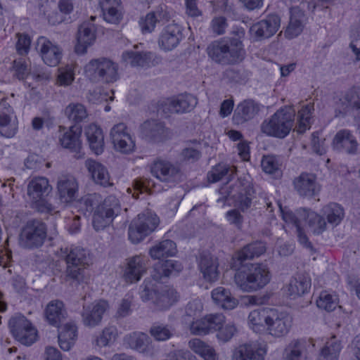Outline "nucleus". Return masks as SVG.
Here are the masks:
<instances>
[{"instance_id":"obj_1","label":"nucleus","mask_w":360,"mask_h":360,"mask_svg":"<svg viewBox=\"0 0 360 360\" xmlns=\"http://www.w3.org/2000/svg\"><path fill=\"white\" fill-rule=\"evenodd\" d=\"M219 192L224 195L226 198L232 199L235 206L238 207V210L232 209L228 211L226 219L231 224L240 230L244 219L239 210L243 212L248 210L252 205L255 194L251 183L245 179H238L233 184L221 187Z\"/></svg>"},{"instance_id":"obj_2","label":"nucleus","mask_w":360,"mask_h":360,"mask_svg":"<svg viewBox=\"0 0 360 360\" xmlns=\"http://www.w3.org/2000/svg\"><path fill=\"white\" fill-rule=\"evenodd\" d=\"M102 198L98 193H91L83 196L79 202V207L91 212L95 207L93 216V226L96 231L103 230L108 226L121 211L120 200L115 195H109L101 202Z\"/></svg>"},{"instance_id":"obj_3","label":"nucleus","mask_w":360,"mask_h":360,"mask_svg":"<svg viewBox=\"0 0 360 360\" xmlns=\"http://www.w3.org/2000/svg\"><path fill=\"white\" fill-rule=\"evenodd\" d=\"M295 117L293 108L288 106L281 108L262 122L260 131L267 136L283 139L292 130Z\"/></svg>"},{"instance_id":"obj_4","label":"nucleus","mask_w":360,"mask_h":360,"mask_svg":"<svg viewBox=\"0 0 360 360\" xmlns=\"http://www.w3.org/2000/svg\"><path fill=\"white\" fill-rule=\"evenodd\" d=\"M271 280L269 269L262 264H252L246 271L236 273L234 281L243 291H256L264 288Z\"/></svg>"},{"instance_id":"obj_5","label":"nucleus","mask_w":360,"mask_h":360,"mask_svg":"<svg viewBox=\"0 0 360 360\" xmlns=\"http://www.w3.org/2000/svg\"><path fill=\"white\" fill-rule=\"evenodd\" d=\"M52 190L48 179L36 177L30 180L27 186V194L31 207L40 212L56 213V207L46 200Z\"/></svg>"},{"instance_id":"obj_6","label":"nucleus","mask_w":360,"mask_h":360,"mask_svg":"<svg viewBox=\"0 0 360 360\" xmlns=\"http://www.w3.org/2000/svg\"><path fill=\"white\" fill-rule=\"evenodd\" d=\"M140 295L143 301L151 300L158 309L169 308L178 300L176 291L167 286L158 288L150 280L146 279L140 288Z\"/></svg>"},{"instance_id":"obj_7","label":"nucleus","mask_w":360,"mask_h":360,"mask_svg":"<svg viewBox=\"0 0 360 360\" xmlns=\"http://www.w3.org/2000/svg\"><path fill=\"white\" fill-rule=\"evenodd\" d=\"M89 262V255L84 249L79 247L71 248L65 256V281L77 285L82 283Z\"/></svg>"},{"instance_id":"obj_8","label":"nucleus","mask_w":360,"mask_h":360,"mask_svg":"<svg viewBox=\"0 0 360 360\" xmlns=\"http://www.w3.org/2000/svg\"><path fill=\"white\" fill-rule=\"evenodd\" d=\"M159 223L160 219L155 214L149 212L139 214L129 226V240L134 244L140 243L156 229Z\"/></svg>"},{"instance_id":"obj_9","label":"nucleus","mask_w":360,"mask_h":360,"mask_svg":"<svg viewBox=\"0 0 360 360\" xmlns=\"http://www.w3.org/2000/svg\"><path fill=\"white\" fill-rule=\"evenodd\" d=\"M85 72L105 83H112L119 79L117 64L106 58L91 60L85 66Z\"/></svg>"},{"instance_id":"obj_10","label":"nucleus","mask_w":360,"mask_h":360,"mask_svg":"<svg viewBox=\"0 0 360 360\" xmlns=\"http://www.w3.org/2000/svg\"><path fill=\"white\" fill-rule=\"evenodd\" d=\"M8 326L15 339L21 344L30 345L36 341L37 330L24 316L16 315L11 317Z\"/></svg>"},{"instance_id":"obj_11","label":"nucleus","mask_w":360,"mask_h":360,"mask_svg":"<svg viewBox=\"0 0 360 360\" xmlns=\"http://www.w3.org/2000/svg\"><path fill=\"white\" fill-rule=\"evenodd\" d=\"M46 237L45 224L39 220H31L22 229L20 243L25 248H38L42 245Z\"/></svg>"},{"instance_id":"obj_12","label":"nucleus","mask_w":360,"mask_h":360,"mask_svg":"<svg viewBox=\"0 0 360 360\" xmlns=\"http://www.w3.org/2000/svg\"><path fill=\"white\" fill-rule=\"evenodd\" d=\"M292 324V318L284 311H278L270 309L269 317L267 322L266 330L269 335L275 338H281L286 335Z\"/></svg>"},{"instance_id":"obj_13","label":"nucleus","mask_w":360,"mask_h":360,"mask_svg":"<svg viewBox=\"0 0 360 360\" xmlns=\"http://www.w3.org/2000/svg\"><path fill=\"white\" fill-rule=\"evenodd\" d=\"M110 138L115 148L123 153H130L135 149L134 137L127 126L120 122L115 124L110 130Z\"/></svg>"},{"instance_id":"obj_14","label":"nucleus","mask_w":360,"mask_h":360,"mask_svg":"<svg viewBox=\"0 0 360 360\" xmlns=\"http://www.w3.org/2000/svg\"><path fill=\"white\" fill-rule=\"evenodd\" d=\"M281 25V19L278 15L271 14L255 24L250 29V32L255 41H262L274 35Z\"/></svg>"},{"instance_id":"obj_15","label":"nucleus","mask_w":360,"mask_h":360,"mask_svg":"<svg viewBox=\"0 0 360 360\" xmlns=\"http://www.w3.org/2000/svg\"><path fill=\"white\" fill-rule=\"evenodd\" d=\"M78 182L77 179L70 174H64L58 176L56 184V193L63 205H68L73 202L78 193Z\"/></svg>"},{"instance_id":"obj_16","label":"nucleus","mask_w":360,"mask_h":360,"mask_svg":"<svg viewBox=\"0 0 360 360\" xmlns=\"http://www.w3.org/2000/svg\"><path fill=\"white\" fill-rule=\"evenodd\" d=\"M108 309L109 304L108 302L103 300L84 305L81 313L83 324L89 328H94L100 325L104 314Z\"/></svg>"},{"instance_id":"obj_17","label":"nucleus","mask_w":360,"mask_h":360,"mask_svg":"<svg viewBox=\"0 0 360 360\" xmlns=\"http://www.w3.org/2000/svg\"><path fill=\"white\" fill-rule=\"evenodd\" d=\"M151 173L161 181L175 184L180 178V169L178 166L166 160H158L151 167Z\"/></svg>"},{"instance_id":"obj_18","label":"nucleus","mask_w":360,"mask_h":360,"mask_svg":"<svg viewBox=\"0 0 360 360\" xmlns=\"http://www.w3.org/2000/svg\"><path fill=\"white\" fill-rule=\"evenodd\" d=\"M293 186L297 193L302 197L312 198L317 195L321 187L316 176L312 173L302 172L293 180Z\"/></svg>"},{"instance_id":"obj_19","label":"nucleus","mask_w":360,"mask_h":360,"mask_svg":"<svg viewBox=\"0 0 360 360\" xmlns=\"http://www.w3.org/2000/svg\"><path fill=\"white\" fill-rule=\"evenodd\" d=\"M36 49L41 59L49 66H56L60 61L62 51L59 46L44 37L38 38Z\"/></svg>"},{"instance_id":"obj_20","label":"nucleus","mask_w":360,"mask_h":360,"mask_svg":"<svg viewBox=\"0 0 360 360\" xmlns=\"http://www.w3.org/2000/svg\"><path fill=\"white\" fill-rule=\"evenodd\" d=\"M198 104L197 98L190 94L179 95L177 97L168 101L164 105L165 113H186L193 110Z\"/></svg>"},{"instance_id":"obj_21","label":"nucleus","mask_w":360,"mask_h":360,"mask_svg":"<svg viewBox=\"0 0 360 360\" xmlns=\"http://www.w3.org/2000/svg\"><path fill=\"white\" fill-rule=\"evenodd\" d=\"M13 115V109L8 102L7 98L0 99V134L6 138L13 137L17 130L11 118Z\"/></svg>"},{"instance_id":"obj_22","label":"nucleus","mask_w":360,"mask_h":360,"mask_svg":"<svg viewBox=\"0 0 360 360\" xmlns=\"http://www.w3.org/2000/svg\"><path fill=\"white\" fill-rule=\"evenodd\" d=\"M337 105L343 113H352L360 119V88L349 89L340 98Z\"/></svg>"},{"instance_id":"obj_23","label":"nucleus","mask_w":360,"mask_h":360,"mask_svg":"<svg viewBox=\"0 0 360 360\" xmlns=\"http://www.w3.org/2000/svg\"><path fill=\"white\" fill-rule=\"evenodd\" d=\"M183 38L181 27L175 23L167 25L161 32L158 44L165 51H171L176 48Z\"/></svg>"},{"instance_id":"obj_24","label":"nucleus","mask_w":360,"mask_h":360,"mask_svg":"<svg viewBox=\"0 0 360 360\" xmlns=\"http://www.w3.org/2000/svg\"><path fill=\"white\" fill-rule=\"evenodd\" d=\"M142 134L149 141L159 143L170 136L169 129L165 124L157 120H148L142 124Z\"/></svg>"},{"instance_id":"obj_25","label":"nucleus","mask_w":360,"mask_h":360,"mask_svg":"<svg viewBox=\"0 0 360 360\" xmlns=\"http://www.w3.org/2000/svg\"><path fill=\"white\" fill-rule=\"evenodd\" d=\"M122 60L133 67L149 68L158 65L160 59L151 52L127 51L122 53Z\"/></svg>"},{"instance_id":"obj_26","label":"nucleus","mask_w":360,"mask_h":360,"mask_svg":"<svg viewBox=\"0 0 360 360\" xmlns=\"http://www.w3.org/2000/svg\"><path fill=\"white\" fill-rule=\"evenodd\" d=\"M147 259L142 255L134 256L127 260L124 271L125 280L129 283L139 281L146 272Z\"/></svg>"},{"instance_id":"obj_27","label":"nucleus","mask_w":360,"mask_h":360,"mask_svg":"<svg viewBox=\"0 0 360 360\" xmlns=\"http://www.w3.org/2000/svg\"><path fill=\"white\" fill-rule=\"evenodd\" d=\"M333 145L335 150L349 155L356 154L359 146L355 137L347 129H342L335 134Z\"/></svg>"},{"instance_id":"obj_28","label":"nucleus","mask_w":360,"mask_h":360,"mask_svg":"<svg viewBox=\"0 0 360 360\" xmlns=\"http://www.w3.org/2000/svg\"><path fill=\"white\" fill-rule=\"evenodd\" d=\"M265 349L257 342L243 344L237 347L233 354V360H264Z\"/></svg>"},{"instance_id":"obj_29","label":"nucleus","mask_w":360,"mask_h":360,"mask_svg":"<svg viewBox=\"0 0 360 360\" xmlns=\"http://www.w3.org/2000/svg\"><path fill=\"white\" fill-rule=\"evenodd\" d=\"M77 44L75 46V51L82 54L86 52L88 46H91L96 39V28L93 23L83 22L78 29Z\"/></svg>"},{"instance_id":"obj_30","label":"nucleus","mask_w":360,"mask_h":360,"mask_svg":"<svg viewBox=\"0 0 360 360\" xmlns=\"http://www.w3.org/2000/svg\"><path fill=\"white\" fill-rule=\"evenodd\" d=\"M307 18L304 12L298 7L290 9L289 23L285 30L284 35L288 39H293L299 36L303 31Z\"/></svg>"},{"instance_id":"obj_31","label":"nucleus","mask_w":360,"mask_h":360,"mask_svg":"<svg viewBox=\"0 0 360 360\" xmlns=\"http://www.w3.org/2000/svg\"><path fill=\"white\" fill-rule=\"evenodd\" d=\"M259 110L258 103L252 100H245L237 105L233 116V122L242 124L254 118Z\"/></svg>"},{"instance_id":"obj_32","label":"nucleus","mask_w":360,"mask_h":360,"mask_svg":"<svg viewBox=\"0 0 360 360\" xmlns=\"http://www.w3.org/2000/svg\"><path fill=\"white\" fill-rule=\"evenodd\" d=\"M85 167L96 184L104 187L112 186L108 171L103 165L93 159H87Z\"/></svg>"},{"instance_id":"obj_33","label":"nucleus","mask_w":360,"mask_h":360,"mask_svg":"<svg viewBox=\"0 0 360 360\" xmlns=\"http://www.w3.org/2000/svg\"><path fill=\"white\" fill-rule=\"evenodd\" d=\"M219 263L217 259L209 253H202L199 259L198 266L203 278L209 282L218 279Z\"/></svg>"},{"instance_id":"obj_34","label":"nucleus","mask_w":360,"mask_h":360,"mask_svg":"<svg viewBox=\"0 0 360 360\" xmlns=\"http://www.w3.org/2000/svg\"><path fill=\"white\" fill-rule=\"evenodd\" d=\"M85 135L91 150L96 155L104 149V136L102 129L95 124H90L85 129Z\"/></svg>"},{"instance_id":"obj_35","label":"nucleus","mask_w":360,"mask_h":360,"mask_svg":"<svg viewBox=\"0 0 360 360\" xmlns=\"http://www.w3.org/2000/svg\"><path fill=\"white\" fill-rule=\"evenodd\" d=\"M46 318L49 323L56 327H58L67 315L64 308V304L60 300L50 302L45 310Z\"/></svg>"},{"instance_id":"obj_36","label":"nucleus","mask_w":360,"mask_h":360,"mask_svg":"<svg viewBox=\"0 0 360 360\" xmlns=\"http://www.w3.org/2000/svg\"><path fill=\"white\" fill-rule=\"evenodd\" d=\"M310 287V278L304 275H298L290 279L286 285V291L288 296L294 299L307 292Z\"/></svg>"},{"instance_id":"obj_37","label":"nucleus","mask_w":360,"mask_h":360,"mask_svg":"<svg viewBox=\"0 0 360 360\" xmlns=\"http://www.w3.org/2000/svg\"><path fill=\"white\" fill-rule=\"evenodd\" d=\"M212 298L215 304L221 308L231 310L237 307L238 300L231 295L230 291L224 287H218L212 291Z\"/></svg>"},{"instance_id":"obj_38","label":"nucleus","mask_w":360,"mask_h":360,"mask_svg":"<svg viewBox=\"0 0 360 360\" xmlns=\"http://www.w3.org/2000/svg\"><path fill=\"white\" fill-rule=\"evenodd\" d=\"M77 337V327L73 323H67L61 328L58 334V342L64 351H69L75 345Z\"/></svg>"},{"instance_id":"obj_39","label":"nucleus","mask_w":360,"mask_h":360,"mask_svg":"<svg viewBox=\"0 0 360 360\" xmlns=\"http://www.w3.org/2000/svg\"><path fill=\"white\" fill-rule=\"evenodd\" d=\"M128 345L141 353H148L151 349L150 338L148 335L140 332H134L125 338Z\"/></svg>"},{"instance_id":"obj_40","label":"nucleus","mask_w":360,"mask_h":360,"mask_svg":"<svg viewBox=\"0 0 360 360\" xmlns=\"http://www.w3.org/2000/svg\"><path fill=\"white\" fill-rule=\"evenodd\" d=\"M270 309L252 311L248 317L249 327L256 333L264 330L267 326Z\"/></svg>"},{"instance_id":"obj_41","label":"nucleus","mask_w":360,"mask_h":360,"mask_svg":"<svg viewBox=\"0 0 360 360\" xmlns=\"http://www.w3.org/2000/svg\"><path fill=\"white\" fill-rule=\"evenodd\" d=\"M176 243L169 239L162 240L150 248L149 255L153 259L172 257L176 253Z\"/></svg>"},{"instance_id":"obj_42","label":"nucleus","mask_w":360,"mask_h":360,"mask_svg":"<svg viewBox=\"0 0 360 360\" xmlns=\"http://www.w3.org/2000/svg\"><path fill=\"white\" fill-rule=\"evenodd\" d=\"M226 41L227 48V50H226V65L241 62L245 55L242 42L236 38L226 40Z\"/></svg>"},{"instance_id":"obj_43","label":"nucleus","mask_w":360,"mask_h":360,"mask_svg":"<svg viewBox=\"0 0 360 360\" xmlns=\"http://www.w3.org/2000/svg\"><path fill=\"white\" fill-rule=\"evenodd\" d=\"M284 360H307L306 342L302 340L292 341L285 350Z\"/></svg>"},{"instance_id":"obj_44","label":"nucleus","mask_w":360,"mask_h":360,"mask_svg":"<svg viewBox=\"0 0 360 360\" xmlns=\"http://www.w3.org/2000/svg\"><path fill=\"white\" fill-rule=\"evenodd\" d=\"M59 142L63 148L72 152H80L82 143L79 140V133L75 131L73 127H70L60 136Z\"/></svg>"},{"instance_id":"obj_45","label":"nucleus","mask_w":360,"mask_h":360,"mask_svg":"<svg viewBox=\"0 0 360 360\" xmlns=\"http://www.w3.org/2000/svg\"><path fill=\"white\" fill-rule=\"evenodd\" d=\"M342 346L335 336L331 337L322 348L318 360H338Z\"/></svg>"},{"instance_id":"obj_46","label":"nucleus","mask_w":360,"mask_h":360,"mask_svg":"<svg viewBox=\"0 0 360 360\" xmlns=\"http://www.w3.org/2000/svg\"><path fill=\"white\" fill-rule=\"evenodd\" d=\"M266 251V246L264 243L257 241L245 246L237 253V259L243 262L248 259H252L262 255Z\"/></svg>"},{"instance_id":"obj_47","label":"nucleus","mask_w":360,"mask_h":360,"mask_svg":"<svg viewBox=\"0 0 360 360\" xmlns=\"http://www.w3.org/2000/svg\"><path fill=\"white\" fill-rule=\"evenodd\" d=\"M226 40L215 41L207 46V52L209 57L214 62L226 65Z\"/></svg>"},{"instance_id":"obj_48","label":"nucleus","mask_w":360,"mask_h":360,"mask_svg":"<svg viewBox=\"0 0 360 360\" xmlns=\"http://www.w3.org/2000/svg\"><path fill=\"white\" fill-rule=\"evenodd\" d=\"M236 172V168L234 166L224 163H219L208 172L207 177L210 183H216L221 180L225 176L230 178Z\"/></svg>"},{"instance_id":"obj_49","label":"nucleus","mask_w":360,"mask_h":360,"mask_svg":"<svg viewBox=\"0 0 360 360\" xmlns=\"http://www.w3.org/2000/svg\"><path fill=\"white\" fill-rule=\"evenodd\" d=\"M278 206L282 218L286 223L293 225L295 229L302 225L307 215V209L300 208L295 212H293L287 208L283 209L280 204H278Z\"/></svg>"},{"instance_id":"obj_50","label":"nucleus","mask_w":360,"mask_h":360,"mask_svg":"<svg viewBox=\"0 0 360 360\" xmlns=\"http://www.w3.org/2000/svg\"><path fill=\"white\" fill-rule=\"evenodd\" d=\"M323 212L328 222L335 226L338 225L345 217L343 207L335 202L329 203L325 206Z\"/></svg>"},{"instance_id":"obj_51","label":"nucleus","mask_w":360,"mask_h":360,"mask_svg":"<svg viewBox=\"0 0 360 360\" xmlns=\"http://www.w3.org/2000/svg\"><path fill=\"white\" fill-rule=\"evenodd\" d=\"M65 115L69 120L79 123L86 120L88 117V114L86 108L81 103H70L65 110Z\"/></svg>"},{"instance_id":"obj_52","label":"nucleus","mask_w":360,"mask_h":360,"mask_svg":"<svg viewBox=\"0 0 360 360\" xmlns=\"http://www.w3.org/2000/svg\"><path fill=\"white\" fill-rule=\"evenodd\" d=\"M304 221L307 222L311 231L316 234H320L326 229L324 217L309 210H307V215Z\"/></svg>"},{"instance_id":"obj_53","label":"nucleus","mask_w":360,"mask_h":360,"mask_svg":"<svg viewBox=\"0 0 360 360\" xmlns=\"http://www.w3.org/2000/svg\"><path fill=\"white\" fill-rule=\"evenodd\" d=\"M117 330L114 326H109L102 330L96 342L98 347H107L114 343L117 338Z\"/></svg>"},{"instance_id":"obj_54","label":"nucleus","mask_w":360,"mask_h":360,"mask_svg":"<svg viewBox=\"0 0 360 360\" xmlns=\"http://www.w3.org/2000/svg\"><path fill=\"white\" fill-rule=\"evenodd\" d=\"M150 334L157 341H165L173 335L172 327L163 324H153L150 328Z\"/></svg>"},{"instance_id":"obj_55","label":"nucleus","mask_w":360,"mask_h":360,"mask_svg":"<svg viewBox=\"0 0 360 360\" xmlns=\"http://www.w3.org/2000/svg\"><path fill=\"white\" fill-rule=\"evenodd\" d=\"M312 107L307 105L303 107L297 115V131L300 134L304 133L310 127V119Z\"/></svg>"},{"instance_id":"obj_56","label":"nucleus","mask_w":360,"mask_h":360,"mask_svg":"<svg viewBox=\"0 0 360 360\" xmlns=\"http://www.w3.org/2000/svg\"><path fill=\"white\" fill-rule=\"evenodd\" d=\"M338 299L335 295H332L326 291L321 292L319 299L316 300V305L319 308L327 311H333L338 305Z\"/></svg>"},{"instance_id":"obj_57","label":"nucleus","mask_w":360,"mask_h":360,"mask_svg":"<svg viewBox=\"0 0 360 360\" xmlns=\"http://www.w3.org/2000/svg\"><path fill=\"white\" fill-rule=\"evenodd\" d=\"M191 333L194 335H205L210 333L207 315L200 319L191 321L190 324Z\"/></svg>"},{"instance_id":"obj_58","label":"nucleus","mask_w":360,"mask_h":360,"mask_svg":"<svg viewBox=\"0 0 360 360\" xmlns=\"http://www.w3.org/2000/svg\"><path fill=\"white\" fill-rule=\"evenodd\" d=\"M18 41L15 45L17 52L21 55H26L30 48L31 39L28 34L17 33Z\"/></svg>"},{"instance_id":"obj_59","label":"nucleus","mask_w":360,"mask_h":360,"mask_svg":"<svg viewBox=\"0 0 360 360\" xmlns=\"http://www.w3.org/2000/svg\"><path fill=\"white\" fill-rule=\"evenodd\" d=\"M13 68L15 75L19 79H24L30 74V68L27 62L22 58L16 59L13 61Z\"/></svg>"},{"instance_id":"obj_60","label":"nucleus","mask_w":360,"mask_h":360,"mask_svg":"<svg viewBox=\"0 0 360 360\" xmlns=\"http://www.w3.org/2000/svg\"><path fill=\"white\" fill-rule=\"evenodd\" d=\"M203 309L202 303L198 299L189 302L185 309L186 317H191L195 319L199 316Z\"/></svg>"},{"instance_id":"obj_61","label":"nucleus","mask_w":360,"mask_h":360,"mask_svg":"<svg viewBox=\"0 0 360 360\" xmlns=\"http://www.w3.org/2000/svg\"><path fill=\"white\" fill-rule=\"evenodd\" d=\"M261 165L264 172L273 174L278 170L279 163L277 158L274 155L264 156Z\"/></svg>"},{"instance_id":"obj_62","label":"nucleus","mask_w":360,"mask_h":360,"mask_svg":"<svg viewBox=\"0 0 360 360\" xmlns=\"http://www.w3.org/2000/svg\"><path fill=\"white\" fill-rule=\"evenodd\" d=\"M237 328L233 323H228L224 327L223 326L219 329L217 338L219 340L226 342H229L236 333Z\"/></svg>"},{"instance_id":"obj_63","label":"nucleus","mask_w":360,"mask_h":360,"mask_svg":"<svg viewBox=\"0 0 360 360\" xmlns=\"http://www.w3.org/2000/svg\"><path fill=\"white\" fill-rule=\"evenodd\" d=\"M157 23L155 14L153 13H148L145 18H141L139 25L143 33H150L153 32Z\"/></svg>"},{"instance_id":"obj_64","label":"nucleus","mask_w":360,"mask_h":360,"mask_svg":"<svg viewBox=\"0 0 360 360\" xmlns=\"http://www.w3.org/2000/svg\"><path fill=\"white\" fill-rule=\"evenodd\" d=\"M210 333L219 330L225 323V316L222 314H211L207 315Z\"/></svg>"}]
</instances>
